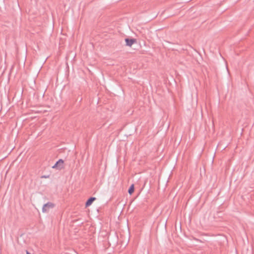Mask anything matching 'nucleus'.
<instances>
[{
    "label": "nucleus",
    "instance_id": "obj_4",
    "mask_svg": "<svg viewBox=\"0 0 254 254\" xmlns=\"http://www.w3.org/2000/svg\"><path fill=\"white\" fill-rule=\"evenodd\" d=\"M95 199V197L90 198L86 202V206L88 207V206H90Z\"/></svg>",
    "mask_w": 254,
    "mask_h": 254
},
{
    "label": "nucleus",
    "instance_id": "obj_2",
    "mask_svg": "<svg viewBox=\"0 0 254 254\" xmlns=\"http://www.w3.org/2000/svg\"><path fill=\"white\" fill-rule=\"evenodd\" d=\"M64 160L60 159L57 163L52 167L54 169H57L58 170H61L64 168Z\"/></svg>",
    "mask_w": 254,
    "mask_h": 254
},
{
    "label": "nucleus",
    "instance_id": "obj_1",
    "mask_svg": "<svg viewBox=\"0 0 254 254\" xmlns=\"http://www.w3.org/2000/svg\"><path fill=\"white\" fill-rule=\"evenodd\" d=\"M55 205L52 202H48L47 203L44 205L42 208V212L43 213L48 212L50 209L53 208Z\"/></svg>",
    "mask_w": 254,
    "mask_h": 254
},
{
    "label": "nucleus",
    "instance_id": "obj_6",
    "mask_svg": "<svg viewBox=\"0 0 254 254\" xmlns=\"http://www.w3.org/2000/svg\"><path fill=\"white\" fill-rule=\"evenodd\" d=\"M26 254H30L28 251H26Z\"/></svg>",
    "mask_w": 254,
    "mask_h": 254
},
{
    "label": "nucleus",
    "instance_id": "obj_3",
    "mask_svg": "<svg viewBox=\"0 0 254 254\" xmlns=\"http://www.w3.org/2000/svg\"><path fill=\"white\" fill-rule=\"evenodd\" d=\"M126 42L127 46L131 47L134 43V40L133 39H126Z\"/></svg>",
    "mask_w": 254,
    "mask_h": 254
},
{
    "label": "nucleus",
    "instance_id": "obj_5",
    "mask_svg": "<svg viewBox=\"0 0 254 254\" xmlns=\"http://www.w3.org/2000/svg\"><path fill=\"white\" fill-rule=\"evenodd\" d=\"M134 185H132L130 187V188H129V190H128V193H129L130 194H131L133 192V191H134Z\"/></svg>",
    "mask_w": 254,
    "mask_h": 254
}]
</instances>
